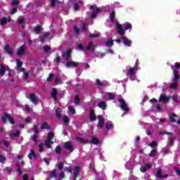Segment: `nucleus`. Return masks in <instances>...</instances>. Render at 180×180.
Instances as JSON below:
<instances>
[{
	"label": "nucleus",
	"mask_w": 180,
	"mask_h": 180,
	"mask_svg": "<svg viewBox=\"0 0 180 180\" xmlns=\"http://www.w3.org/2000/svg\"><path fill=\"white\" fill-rule=\"evenodd\" d=\"M63 112V110H61V108H57L56 110V117H58V119H60L61 117V112Z\"/></svg>",
	"instance_id": "32"
},
{
	"label": "nucleus",
	"mask_w": 180,
	"mask_h": 180,
	"mask_svg": "<svg viewBox=\"0 0 180 180\" xmlns=\"http://www.w3.org/2000/svg\"><path fill=\"white\" fill-rule=\"evenodd\" d=\"M116 17V12H115V11H112L110 13V22L112 23H113L115 22V18Z\"/></svg>",
	"instance_id": "28"
},
{
	"label": "nucleus",
	"mask_w": 180,
	"mask_h": 180,
	"mask_svg": "<svg viewBox=\"0 0 180 180\" xmlns=\"http://www.w3.org/2000/svg\"><path fill=\"white\" fill-rule=\"evenodd\" d=\"M178 79H179V72H178V70H174L173 82H178Z\"/></svg>",
	"instance_id": "20"
},
{
	"label": "nucleus",
	"mask_w": 180,
	"mask_h": 180,
	"mask_svg": "<svg viewBox=\"0 0 180 180\" xmlns=\"http://www.w3.org/2000/svg\"><path fill=\"white\" fill-rule=\"evenodd\" d=\"M6 161V158L2 155H0V162H5Z\"/></svg>",
	"instance_id": "53"
},
{
	"label": "nucleus",
	"mask_w": 180,
	"mask_h": 180,
	"mask_svg": "<svg viewBox=\"0 0 180 180\" xmlns=\"http://www.w3.org/2000/svg\"><path fill=\"white\" fill-rule=\"evenodd\" d=\"M32 141H34V143H37V134H34L32 135Z\"/></svg>",
	"instance_id": "51"
},
{
	"label": "nucleus",
	"mask_w": 180,
	"mask_h": 180,
	"mask_svg": "<svg viewBox=\"0 0 180 180\" xmlns=\"http://www.w3.org/2000/svg\"><path fill=\"white\" fill-rule=\"evenodd\" d=\"M50 178H57V169H54L49 172Z\"/></svg>",
	"instance_id": "27"
},
{
	"label": "nucleus",
	"mask_w": 180,
	"mask_h": 180,
	"mask_svg": "<svg viewBox=\"0 0 180 180\" xmlns=\"http://www.w3.org/2000/svg\"><path fill=\"white\" fill-rule=\"evenodd\" d=\"M13 137H19V136H20V131H16L15 133H13L11 135Z\"/></svg>",
	"instance_id": "50"
},
{
	"label": "nucleus",
	"mask_w": 180,
	"mask_h": 180,
	"mask_svg": "<svg viewBox=\"0 0 180 180\" xmlns=\"http://www.w3.org/2000/svg\"><path fill=\"white\" fill-rule=\"evenodd\" d=\"M28 98L33 103H38L39 102V98H37V96H36V95H34V94H30Z\"/></svg>",
	"instance_id": "13"
},
{
	"label": "nucleus",
	"mask_w": 180,
	"mask_h": 180,
	"mask_svg": "<svg viewBox=\"0 0 180 180\" xmlns=\"http://www.w3.org/2000/svg\"><path fill=\"white\" fill-rule=\"evenodd\" d=\"M43 47H44V51H45V53H49V51H50V50H51L50 46H49L47 45L44 46Z\"/></svg>",
	"instance_id": "47"
},
{
	"label": "nucleus",
	"mask_w": 180,
	"mask_h": 180,
	"mask_svg": "<svg viewBox=\"0 0 180 180\" xmlns=\"http://www.w3.org/2000/svg\"><path fill=\"white\" fill-rule=\"evenodd\" d=\"M4 50L9 56H12V54H13V49L9 45H5Z\"/></svg>",
	"instance_id": "14"
},
{
	"label": "nucleus",
	"mask_w": 180,
	"mask_h": 180,
	"mask_svg": "<svg viewBox=\"0 0 180 180\" xmlns=\"http://www.w3.org/2000/svg\"><path fill=\"white\" fill-rule=\"evenodd\" d=\"M9 67L8 66H5L3 63L0 64V75L1 77H4L5 75V72L6 71H9Z\"/></svg>",
	"instance_id": "6"
},
{
	"label": "nucleus",
	"mask_w": 180,
	"mask_h": 180,
	"mask_svg": "<svg viewBox=\"0 0 180 180\" xmlns=\"http://www.w3.org/2000/svg\"><path fill=\"white\" fill-rule=\"evenodd\" d=\"M137 70H139V68H136L135 66L134 68H129L128 71L129 75H134V74H136L135 71H137Z\"/></svg>",
	"instance_id": "26"
},
{
	"label": "nucleus",
	"mask_w": 180,
	"mask_h": 180,
	"mask_svg": "<svg viewBox=\"0 0 180 180\" xmlns=\"http://www.w3.org/2000/svg\"><path fill=\"white\" fill-rule=\"evenodd\" d=\"M155 176L158 178V179H162V169L158 170V172H156Z\"/></svg>",
	"instance_id": "34"
},
{
	"label": "nucleus",
	"mask_w": 180,
	"mask_h": 180,
	"mask_svg": "<svg viewBox=\"0 0 180 180\" xmlns=\"http://www.w3.org/2000/svg\"><path fill=\"white\" fill-rule=\"evenodd\" d=\"M27 157L30 160H32V158H34V160H37V156L36 155V153L33 150H30V153L28 154Z\"/></svg>",
	"instance_id": "21"
},
{
	"label": "nucleus",
	"mask_w": 180,
	"mask_h": 180,
	"mask_svg": "<svg viewBox=\"0 0 180 180\" xmlns=\"http://www.w3.org/2000/svg\"><path fill=\"white\" fill-rule=\"evenodd\" d=\"M25 51H26V45L24 44L17 50V54L20 57L25 54Z\"/></svg>",
	"instance_id": "9"
},
{
	"label": "nucleus",
	"mask_w": 180,
	"mask_h": 180,
	"mask_svg": "<svg viewBox=\"0 0 180 180\" xmlns=\"http://www.w3.org/2000/svg\"><path fill=\"white\" fill-rule=\"evenodd\" d=\"M115 29L117 30V33L120 36H124V29L122 27V25L120 23L116 24Z\"/></svg>",
	"instance_id": "8"
},
{
	"label": "nucleus",
	"mask_w": 180,
	"mask_h": 180,
	"mask_svg": "<svg viewBox=\"0 0 180 180\" xmlns=\"http://www.w3.org/2000/svg\"><path fill=\"white\" fill-rule=\"evenodd\" d=\"M157 155V150L153 149L149 153V157H155Z\"/></svg>",
	"instance_id": "42"
},
{
	"label": "nucleus",
	"mask_w": 180,
	"mask_h": 180,
	"mask_svg": "<svg viewBox=\"0 0 180 180\" xmlns=\"http://www.w3.org/2000/svg\"><path fill=\"white\" fill-rule=\"evenodd\" d=\"M105 46H107V47H111V46H113V40L108 39L105 43Z\"/></svg>",
	"instance_id": "39"
},
{
	"label": "nucleus",
	"mask_w": 180,
	"mask_h": 180,
	"mask_svg": "<svg viewBox=\"0 0 180 180\" xmlns=\"http://www.w3.org/2000/svg\"><path fill=\"white\" fill-rule=\"evenodd\" d=\"M89 39H96L99 37V34L95 33V34H89Z\"/></svg>",
	"instance_id": "40"
},
{
	"label": "nucleus",
	"mask_w": 180,
	"mask_h": 180,
	"mask_svg": "<svg viewBox=\"0 0 180 180\" xmlns=\"http://www.w3.org/2000/svg\"><path fill=\"white\" fill-rule=\"evenodd\" d=\"M23 180H29V175L27 174H24L22 176Z\"/></svg>",
	"instance_id": "64"
},
{
	"label": "nucleus",
	"mask_w": 180,
	"mask_h": 180,
	"mask_svg": "<svg viewBox=\"0 0 180 180\" xmlns=\"http://www.w3.org/2000/svg\"><path fill=\"white\" fill-rule=\"evenodd\" d=\"M34 32L36 34H40V32H41V26H36L34 29Z\"/></svg>",
	"instance_id": "33"
},
{
	"label": "nucleus",
	"mask_w": 180,
	"mask_h": 180,
	"mask_svg": "<svg viewBox=\"0 0 180 180\" xmlns=\"http://www.w3.org/2000/svg\"><path fill=\"white\" fill-rule=\"evenodd\" d=\"M57 94H58L57 89L53 88L51 92V97L53 98L55 102H57Z\"/></svg>",
	"instance_id": "16"
},
{
	"label": "nucleus",
	"mask_w": 180,
	"mask_h": 180,
	"mask_svg": "<svg viewBox=\"0 0 180 180\" xmlns=\"http://www.w3.org/2000/svg\"><path fill=\"white\" fill-rule=\"evenodd\" d=\"M23 77H24V79H27V78H29V73L27 72H25L23 73Z\"/></svg>",
	"instance_id": "63"
},
{
	"label": "nucleus",
	"mask_w": 180,
	"mask_h": 180,
	"mask_svg": "<svg viewBox=\"0 0 180 180\" xmlns=\"http://www.w3.org/2000/svg\"><path fill=\"white\" fill-rule=\"evenodd\" d=\"M64 178H65V174L64 173V172H61L58 175V180H63L64 179Z\"/></svg>",
	"instance_id": "41"
},
{
	"label": "nucleus",
	"mask_w": 180,
	"mask_h": 180,
	"mask_svg": "<svg viewBox=\"0 0 180 180\" xmlns=\"http://www.w3.org/2000/svg\"><path fill=\"white\" fill-rule=\"evenodd\" d=\"M132 26L131 24L128 23L124 27V30H129V29H131Z\"/></svg>",
	"instance_id": "58"
},
{
	"label": "nucleus",
	"mask_w": 180,
	"mask_h": 180,
	"mask_svg": "<svg viewBox=\"0 0 180 180\" xmlns=\"http://www.w3.org/2000/svg\"><path fill=\"white\" fill-rule=\"evenodd\" d=\"M174 170L176 172V174H178V175H180V170H179V169L178 167H174Z\"/></svg>",
	"instance_id": "62"
},
{
	"label": "nucleus",
	"mask_w": 180,
	"mask_h": 180,
	"mask_svg": "<svg viewBox=\"0 0 180 180\" xmlns=\"http://www.w3.org/2000/svg\"><path fill=\"white\" fill-rule=\"evenodd\" d=\"M58 170L61 171L63 169V168H64V163L63 162H59L58 164Z\"/></svg>",
	"instance_id": "49"
},
{
	"label": "nucleus",
	"mask_w": 180,
	"mask_h": 180,
	"mask_svg": "<svg viewBox=\"0 0 180 180\" xmlns=\"http://www.w3.org/2000/svg\"><path fill=\"white\" fill-rule=\"evenodd\" d=\"M6 119H8V120L9 123H11V124H15V120H13V117H11V115L4 112V115L1 117V120L2 123H4V124L6 123Z\"/></svg>",
	"instance_id": "1"
},
{
	"label": "nucleus",
	"mask_w": 180,
	"mask_h": 180,
	"mask_svg": "<svg viewBox=\"0 0 180 180\" xmlns=\"http://www.w3.org/2000/svg\"><path fill=\"white\" fill-rule=\"evenodd\" d=\"M32 130H33L34 134H39V129H37V127L36 125H34L32 127Z\"/></svg>",
	"instance_id": "45"
},
{
	"label": "nucleus",
	"mask_w": 180,
	"mask_h": 180,
	"mask_svg": "<svg viewBox=\"0 0 180 180\" xmlns=\"http://www.w3.org/2000/svg\"><path fill=\"white\" fill-rule=\"evenodd\" d=\"M89 143L91 144H94L95 146H98L99 144V139L98 138L93 136L91 137V139L90 140Z\"/></svg>",
	"instance_id": "23"
},
{
	"label": "nucleus",
	"mask_w": 180,
	"mask_h": 180,
	"mask_svg": "<svg viewBox=\"0 0 180 180\" xmlns=\"http://www.w3.org/2000/svg\"><path fill=\"white\" fill-rule=\"evenodd\" d=\"M56 2H57V0L51 1V8H56Z\"/></svg>",
	"instance_id": "54"
},
{
	"label": "nucleus",
	"mask_w": 180,
	"mask_h": 180,
	"mask_svg": "<svg viewBox=\"0 0 180 180\" xmlns=\"http://www.w3.org/2000/svg\"><path fill=\"white\" fill-rule=\"evenodd\" d=\"M12 5H13L14 6H19V1L18 0H13Z\"/></svg>",
	"instance_id": "56"
},
{
	"label": "nucleus",
	"mask_w": 180,
	"mask_h": 180,
	"mask_svg": "<svg viewBox=\"0 0 180 180\" xmlns=\"http://www.w3.org/2000/svg\"><path fill=\"white\" fill-rule=\"evenodd\" d=\"M74 9L75 11H79V4L75 3L74 4Z\"/></svg>",
	"instance_id": "55"
},
{
	"label": "nucleus",
	"mask_w": 180,
	"mask_h": 180,
	"mask_svg": "<svg viewBox=\"0 0 180 180\" xmlns=\"http://www.w3.org/2000/svg\"><path fill=\"white\" fill-rule=\"evenodd\" d=\"M169 88L171 89H176V88H178V82H173V83L170 84Z\"/></svg>",
	"instance_id": "37"
},
{
	"label": "nucleus",
	"mask_w": 180,
	"mask_h": 180,
	"mask_svg": "<svg viewBox=\"0 0 180 180\" xmlns=\"http://www.w3.org/2000/svg\"><path fill=\"white\" fill-rule=\"evenodd\" d=\"M115 96L114 94H112V93L108 94V98L110 99V101L115 99Z\"/></svg>",
	"instance_id": "52"
},
{
	"label": "nucleus",
	"mask_w": 180,
	"mask_h": 180,
	"mask_svg": "<svg viewBox=\"0 0 180 180\" xmlns=\"http://www.w3.org/2000/svg\"><path fill=\"white\" fill-rule=\"evenodd\" d=\"M175 140H176V137H169L168 138V141H167V144L168 146H169V147H172V146H174V143L175 141Z\"/></svg>",
	"instance_id": "19"
},
{
	"label": "nucleus",
	"mask_w": 180,
	"mask_h": 180,
	"mask_svg": "<svg viewBox=\"0 0 180 180\" xmlns=\"http://www.w3.org/2000/svg\"><path fill=\"white\" fill-rule=\"evenodd\" d=\"M54 77V74L51 73L49 76V77L47 78V81L49 82H51L53 81V77Z\"/></svg>",
	"instance_id": "57"
},
{
	"label": "nucleus",
	"mask_w": 180,
	"mask_h": 180,
	"mask_svg": "<svg viewBox=\"0 0 180 180\" xmlns=\"http://www.w3.org/2000/svg\"><path fill=\"white\" fill-rule=\"evenodd\" d=\"M78 50H85V47H84V45L82 44H79L77 46Z\"/></svg>",
	"instance_id": "60"
},
{
	"label": "nucleus",
	"mask_w": 180,
	"mask_h": 180,
	"mask_svg": "<svg viewBox=\"0 0 180 180\" xmlns=\"http://www.w3.org/2000/svg\"><path fill=\"white\" fill-rule=\"evenodd\" d=\"M66 68H71L72 67H78V62L68 60L66 64L65 65Z\"/></svg>",
	"instance_id": "10"
},
{
	"label": "nucleus",
	"mask_w": 180,
	"mask_h": 180,
	"mask_svg": "<svg viewBox=\"0 0 180 180\" xmlns=\"http://www.w3.org/2000/svg\"><path fill=\"white\" fill-rule=\"evenodd\" d=\"M112 127H113V124L110 122H107L105 124V129H107V130H110Z\"/></svg>",
	"instance_id": "43"
},
{
	"label": "nucleus",
	"mask_w": 180,
	"mask_h": 180,
	"mask_svg": "<svg viewBox=\"0 0 180 180\" xmlns=\"http://www.w3.org/2000/svg\"><path fill=\"white\" fill-rule=\"evenodd\" d=\"M151 165L147 163L145 166H141L140 170L141 172H146L148 169L151 168Z\"/></svg>",
	"instance_id": "18"
},
{
	"label": "nucleus",
	"mask_w": 180,
	"mask_h": 180,
	"mask_svg": "<svg viewBox=\"0 0 180 180\" xmlns=\"http://www.w3.org/2000/svg\"><path fill=\"white\" fill-rule=\"evenodd\" d=\"M71 54H72V49H68L65 53L62 55L63 58H65V61L71 60Z\"/></svg>",
	"instance_id": "4"
},
{
	"label": "nucleus",
	"mask_w": 180,
	"mask_h": 180,
	"mask_svg": "<svg viewBox=\"0 0 180 180\" xmlns=\"http://www.w3.org/2000/svg\"><path fill=\"white\" fill-rule=\"evenodd\" d=\"M8 22H11V18H3L1 20H0V23L1 25V26H4V25H6V23H8Z\"/></svg>",
	"instance_id": "24"
},
{
	"label": "nucleus",
	"mask_w": 180,
	"mask_h": 180,
	"mask_svg": "<svg viewBox=\"0 0 180 180\" xmlns=\"http://www.w3.org/2000/svg\"><path fill=\"white\" fill-rule=\"evenodd\" d=\"M118 102L120 103V108H121L122 110H124V112H126V113H128V112L130 111V109H129V107H127V104H126L124 99L120 98L118 99Z\"/></svg>",
	"instance_id": "2"
},
{
	"label": "nucleus",
	"mask_w": 180,
	"mask_h": 180,
	"mask_svg": "<svg viewBox=\"0 0 180 180\" xmlns=\"http://www.w3.org/2000/svg\"><path fill=\"white\" fill-rule=\"evenodd\" d=\"M175 117H178V115H176V114L172 113L169 115V119L172 123H176L177 121L176 120H175Z\"/></svg>",
	"instance_id": "25"
},
{
	"label": "nucleus",
	"mask_w": 180,
	"mask_h": 180,
	"mask_svg": "<svg viewBox=\"0 0 180 180\" xmlns=\"http://www.w3.org/2000/svg\"><path fill=\"white\" fill-rule=\"evenodd\" d=\"M50 143H51V141L46 140V141H45L44 144H45V146H46V147L47 148H51V145H50Z\"/></svg>",
	"instance_id": "46"
},
{
	"label": "nucleus",
	"mask_w": 180,
	"mask_h": 180,
	"mask_svg": "<svg viewBox=\"0 0 180 180\" xmlns=\"http://www.w3.org/2000/svg\"><path fill=\"white\" fill-rule=\"evenodd\" d=\"M85 50H91V51H94V42L90 41L89 45L85 48Z\"/></svg>",
	"instance_id": "31"
},
{
	"label": "nucleus",
	"mask_w": 180,
	"mask_h": 180,
	"mask_svg": "<svg viewBox=\"0 0 180 180\" xmlns=\"http://www.w3.org/2000/svg\"><path fill=\"white\" fill-rule=\"evenodd\" d=\"M76 140L77 141H79V143H81L82 144H88V143H89V141L81 138V137H77L76 138Z\"/></svg>",
	"instance_id": "30"
},
{
	"label": "nucleus",
	"mask_w": 180,
	"mask_h": 180,
	"mask_svg": "<svg viewBox=\"0 0 180 180\" xmlns=\"http://www.w3.org/2000/svg\"><path fill=\"white\" fill-rule=\"evenodd\" d=\"M55 151L56 153V154H58V155H61V147H60V146H57L55 148Z\"/></svg>",
	"instance_id": "38"
},
{
	"label": "nucleus",
	"mask_w": 180,
	"mask_h": 180,
	"mask_svg": "<svg viewBox=\"0 0 180 180\" xmlns=\"http://www.w3.org/2000/svg\"><path fill=\"white\" fill-rule=\"evenodd\" d=\"M53 139H54V133L50 131L48 134V136H47V139L49 141H51V140H53Z\"/></svg>",
	"instance_id": "35"
},
{
	"label": "nucleus",
	"mask_w": 180,
	"mask_h": 180,
	"mask_svg": "<svg viewBox=\"0 0 180 180\" xmlns=\"http://www.w3.org/2000/svg\"><path fill=\"white\" fill-rule=\"evenodd\" d=\"M63 148L67 151H68L70 154H71V153L74 151V146H72V143H71V141H66L63 144Z\"/></svg>",
	"instance_id": "3"
},
{
	"label": "nucleus",
	"mask_w": 180,
	"mask_h": 180,
	"mask_svg": "<svg viewBox=\"0 0 180 180\" xmlns=\"http://www.w3.org/2000/svg\"><path fill=\"white\" fill-rule=\"evenodd\" d=\"M79 171H81V167L79 166H76L75 167V170L73 172V176H74V180H77L78 176H79Z\"/></svg>",
	"instance_id": "12"
},
{
	"label": "nucleus",
	"mask_w": 180,
	"mask_h": 180,
	"mask_svg": "<svg viewBox=\"0 0 180 180\" xmlns=\"http://www.w3.org/2000/svg\"><path fill=\"white\" fill-rule=\"evenodd\" d=\"M121 40L122 43L126 46L127 47H131V41L126 36H122Z\"/></svg>",
	"instance_id": "5"
},
{
	"label": "nucleus",
	"mask_w": 180,
	"mask_h": 180,
	"mask_svg": "<svg viewBox=\"0 0 180 180\" xmlns=\"http://www.w3.org/2000/svg\"><path fill=\"white\" fill-rule=\"evenodd\" d=\"M18 23H19V25H23V23H25V18H19Z\"/></svg>",
	"instance_id": "61"
},
{
	"label": "nucleus",
	"mask_w": 180,
	"mask_h": 180,
	"mask_svg": "<svg viewBox=\"0 0 180 180\" xmlns=\"http://www.w3.org/2000/svg\"><path fill=\"white\" fill-rule=\"evenodd\" d=\"M98 119H99V121L98 122L97 127L101 130V129H103V126L105 125V120L102 115H98Z\"/></svg>",
	"instance_id": "7"
},
{
	"label": "nucleus",
	"mask_w": 180,
	"mask_h": 180,
	"mask_svg": "<svg viewBox=\"0 0 180 180\" xmlns=\"http://www.w3.org/2000/svg\"><path fill=\"white\" fill-rule=\"evenodd\" d=\"M41 129L42 130H44V129H46V130H50V129H51V127H50V125H49V124L47 122H44L41 125Z\"/></svg>",
	"instance_id": "29"
},
{
	"label": "nucleus",
	"mask_w": 180,
	"mask_h": 180,
	"mask_svg": "<svg viewBox=\"0 0 180 180\" xmlns=\"http://www.w3.org/2000/svg\"><path fill=\"white\" fill-rule=\"evenodd\" d=\"M16 63H17V70H20L22 68V65H23V63L20 61V59H16Z\"/></svg>",
	"instance_id": "36"
},
{
	"label": "nucleus",
	"mask_w": 180,
	"mask_h": 180,
	"mask_svg": "<svg viewBox=\"0 0 180 180\" xmlns=\"http://www.w3.org/2000/svg\"><path fill=\"white\" fill-rule=\"evenodd\" d=\"M89 119L91 122L96 120V115H95V110L94 109L90 110Z\"/></svg>",
	"instance_id": "15"
},
{
	"label": "nucleus",
	"mask_w": 180,
	"mask_h": 180,
	"mask_svg": "<svg viewBox=\"0 0 180 180\" xmlns=\"http://www.w3.org/2000/svg\"><path fill=\"white\" fill-rule=\"evenodd\" d=\"M69 110L71 112V113L72 115H75L76 112H75V108L72 106H69Z\"/></svg>",
	"instance_id": "48"
},
{
	"label": "nucleus",
	"mask_w": 180,
	"mask_h": 180,
	"mask_svg": "<svg viewBox=\"0 0 180 180\" xmlns=\"http://www.w3.org/2000/svg\"><path fill=\"white\" fill-rule=\"evenodd\" d=\"M96 84L98 86H106V85H108L107 82H101V79H99L96 80Z\"/></svg>",
	"instance_id": "22"
},
{
	"label": "nucleus",
	"mask_w": 180,
	"mask_h": 180,
	"mask_svg": "<svg viewBox=\"0 0 180 180\" xmlns=\"http://www.w3.org/2000/svg\"><path fill=\"white\" fill-rule=\"evenodd\" d=\"M148 146H150V147L154 148L157 146V143L155 141H152L148 144Z\"/></svg>",
	"instance_id": "59"
},
{
	"label": "nucleus",
	"mask_w": 180,
	"mask_h": 180,
	"mask_svg": "<svg viewBox=\"0 0 180 180\" xmlns=\"http://www.w3.org/2000/svg\"><path fill=\"white\" fill-rule=\"evenodd\" d=\"M63 123H68L70 122V117L68 116L65 115L63 118Z\"/></svg>",
	"instance_id": "44"
},
{
	"label": "nucleus",
	"mask_w": 180,
	"mask_h": 180,
	"mask_svg": "<svg viewBox=\"0 0 180 180\" xmlns=\"http://www.w3.org/2000/svg\"><path fill=\"white\" fill-rule=\"evenodd\" d=\"M98 108H100V109H102L103 110H106V108L108 106V105L106 104V102L105 101H100L98 104Z\"/></svg>",
	"instance_id": "17"
},
{
	"label": "nucleus",
	"mask_w": 180,
	"mask_h": 180,
	"mask_svg": "<svg viewBox=\"0 0 180 180\" xmlns=\"http://www.w3.org/2000/svg\"><path fill=\"white\" fill-rule=\"evenodd\" d=\"M159 102H162V103H168L169 102V98L166 95L161 94L159 97Z\"/></svg>",
	"instance_id": "11"
}]
</instances>
